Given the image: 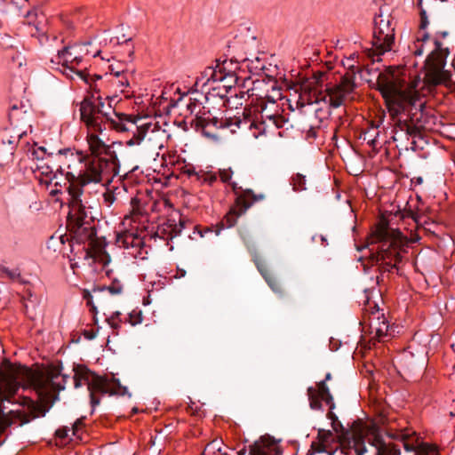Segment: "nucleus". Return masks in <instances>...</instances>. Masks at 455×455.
Here are the masks:
<instances>
[{"instance_id":"a18cd8bd","label":"nucleus","mask_w":455,"mask_h":455,"mask_svg":"<svg viewBox=\"0 0 455 455\" xmlns=\"http://www.w3.org/2000/svg\"><path fill=\"white\" fill-rule=\"evenodd\" d=\"M120 315L121 314L119 312H115L107 319V322L111 326V328L117 330L121 327L122 321L119 319Z\"/></svg>"},{"instance_id":"5701e85b","label":"nucleus","mask_w":455,"mask_h":455,"mask_svg":"<svg viewBox=\"0 0 455 455\" xmlns=\"http://www.w3.org/2000/svg\"><path fill=\"white\" fill-rule=\"evenodd\" d=\"M205 108L206 107H203L204 112L199 111L195 118L191 121V126L195 128L196 131H201L205 137L210 138L214 136L208 130L210 126H213L216 129L222 128L225 125L229 126L228 124L235 120V118H230L224 124L222 120H220L216 116H212L210 111H206Z\"/></svg>"},{"instance_id":"6e6552de","label":"nucleus","mask_w":455,"mask_h":455,"mask_svg":"<svg viewBox=\"0 0 455 455\" xmlns=\"http://www.w3.org/2000/svg\"><path fill=\"white\" fill-rule=\"evenodd\" d=\"M119 162L86 156L82 167L77 172L68 171V199H75V192H80L78 199H84V187L91 183L110 182L119 173Z\"/></svg>"},{"instance_id":"e2e57ef3","label":"nucleus","mask_w":455,"mask_h":455,"mask_svg":"<svg viewBox=\"0 0 455 455\" xmlns=\"http://www.w3.org/2000/svg\"><path fill=\"white\" fill-rule=\"evenodd\" d=\"M407 217H411L416 223L419 221V216L417 213H414L412 211H410L407 214Z\"/></svg>"},{"instance_id":"5fc2aeb1","label":"nucleus","mask_w":455,"mask_h":455,"mask_svg":"<svg viewBox=\"0 0 455 455\" xmlns=\"http://www.w3.org/2000/svg\"><path fill=\"white\" fill-rule=\"evenodd\" d=\"M69 432H72L71 428H69L68 427H63L61 428L57 429L56 435L59 438L63 439V438H66L68 436Z\"/></svg>"},{"instance_id":"603ef678","label":"nucleus","mask_w":455,"mask_h":455,"mask_svg":"<svg viewBox=\"0 0 455 455\" xmlns=\"http://www.w3.org/2000/svg\"><path fill=\"white\" fill-rule=\"evenodd\" d=\"M212 232V230L211 228H202L200 226H195L193 234H197L200 237H204L205 234Z\"/></svg>"},{"instance_id":"c85d7f7f","label":"nucleus","mask_w":455,"mask_h":455,"mask_svg":"<svg viewBox=\"0 0 455 455\" xmlns=\"http://www.w3.org/2000/svg\"><path fill=\"white\" fill-rule=\"evenodd\" d=\"M54 178L52 183L50 186L53 188L50 191V195L55 196L59 194H63L67 192L68 194V189L67 187L70 184V180H68L67 172H53Z\"/></svg>"},{"instance_id":"ea45409f","label":"nucleus","mask_w":455,"mask_h":455,"mask_svg":"<svg viewBox=\"0 0 455 455\" xmlns=\"http://www.w3.org/2000/svg\"><path fill=\"white\" fill-rule=\"evenodd\" d=\"M122 92H124L125 88L130 85L129 82V74L127 70L124 72L120 77H115V80L112 82Z\"/></svg>"},{"instance_id":"4468645a","label":"nucleus","mask_w":455,"mask_h":455,"mask_svg":"<svg viewBox=\"0 0 455 455\" xmlns=\"http://www.w3.org/2000/svg\"><path fill=\"white\" fill-rule=\"evenodd\" d=\"M395 40V27L389 16L384 17L380 12L374 19L372 49L370 56L373 61L380 60V55L391 50Z\"/></svg>"},{"instance_id":"4d7b16f0","label":"nucleus","mask_w":455,"mask_h":455,"mask_svg":"<svg viewBox=\"0 0 455 455\" xmlns=\"http://www.w3.org/2000/svg\"><path fill=\"white\" fill-rule=\"evenodd\" d=\"M28 0H12V4L20 12L25 6Z\"/></svg>"},{"instance_id":"0eeeda50","label":"nucleus","mask_w":455,"mask_h":455,"mask_svg":"<svg viewBox=\"0 0 455 455\" xmlns=\"http://www.w3.org/2000/svg\"><path fill=\"white\" fill-rule=\"evenodd\" d=\"M333 410L329 406L327 418L331 420L340 445L354 448L356 455H401L400 445L391 440L387 441L379 429H374L363 438L360 432L346 428Z\"/></svg>"},{"instance_id":"69168bd1","label":"nucleus","mask_w":455,"mask_h":455,"mask_svg":"<svg viewBox=\"0 0 455 455\" xmlns=\"http://www.w3.org/2000/svg\"><path fill=\"white\" fill-rule=\"evenodd\" d=\"M237 82V76H235V81H231V80H226L224 83V84L222 85L224 88H230L232 86V84L233 83H236Z\"/></svg>"},{"instance_id":"37998d69","label":"nucleus","mask_w":455,"mask_h":455,"mask_svg":"<svg viewBox=\"0 0 455 455\" xmlns=\"http://www.w3.org/2000/svg\"><path fill=\"white\" fill-rule=\"evenodd\" d=\"M108 69L115 77L118 78L120 76L126 71L125 65L123 62L117 61L109 65Z\"/></svg>"},{"instance_id":"f257e3e1","label":"nucleus","mask_w":455,"mask_h":455,"mask_svg":"<svg viewBox=\"0 0 455 455\" xmlns=\"http://www.w3.org/2000/svg\"><path fill=\"white\" fill-rule=\"evenodd\" d=\"M420 78L415 76L409 83H399L392 76H379L378 90L385 100L389 116L394 123V141L400 150L417 151L424 148L423 130H431L436 123V116L427 107L424 96L418 86Z\"/></svg>"},{"instance_id":"2f4dec72","label":"nucleus","mask_w":455,"mask_h":455,"mask_svg":"<svg viewBox=\"0 0 455 455\" xmlns=\"http://www.w3.org/2000/svg\"><path fill=\"white\" fill-rule=\"evenodd\" d=\"M124 285L123 283L117 280L114 279L109 285H102V286H94L93 292L97 295H102L105 298L106 292L110 293L111 295H119L123 292Z\"/></svg>"},{"instance_id":"a19ab883","label":"nucleus","mask_w":455,"mask_h":455,"mask_svg":"<svg viewBox=\"0 0 455 455\" xmlns=\"http://www.w3.org/2000/svg\"><path fill=\"white\" fill-rule=\"evenodd\" d=\"M116 44H122L125 48V52L128 55L129 60H132L133 54H134V47L132 44V38H124V36H123L122 41L117 37L116 38Z\"/></svg>"},{"instance_id":"9b49d317","label":"nucleus","mask_w":455,"mask_h":455,"mask_svg":"<svg viewBox=\"0 0 455 455\" xmlns=\"http://www.w3.org/2000/svg\"><path fill=\"white\" fill-rule=\"evenodd\" d=\"M74 386L76 388L86 385L90 393L91 405L94 409L100 403V398L96 394L124 395L128 390L120 384L119 380L113 379L109 382L108 379L91 371L86 366L77 365L74 368Z\"/></svg>"},{"instance_id":"864d4df0","label":"nucleus","mask_w":455,"mask_h":455,"mask_svg":"<svg viewBox=\"0 0 455 455\" xmlns=\"http://www.w3.org/2000/svg\"><path fill=\"white\" fill-rule=\"evenodd\" d=\"M272 92H274V95H272V96L267 95L266 98H267V101L269 103H271L272 105H275V99H280L281 98V92H280L279 89H276L275 87L272 88Z\"/></svg>"},{"instance_id":"20e7f679","label":"nucleus","mask_w":455,"mask_h":455,"mask_svg":"<svg viewBox=\"0 0 455 455\" xmlns=\"http://www.w3.org/2000/svg\"><path fill=\"white\" fill-rule=\"evenodd\" d=\"M75 199L68 200V229L69 231V250L73 251V244L88 243L84 247L86 253L103 265H107L110 261V256L105 251V246L99 243L96 238L95 218L92 212V207L84 199H78L81 194L76 192Z\"/></svg>"},{"instance_id":"3c124183","label":"nucleus","mask_w":455,"mask_h":455,"mask_svg":"<svg viewBox=\"0 0 455 455\" xmlns=\"http://www.w3.org/2000/svg\"><path fill=\"white\" fill-rule=\"evenodd\" d=\"M320 132V128L311 126L306 133V139L307 140H315L319 136Z\"/></svg>"},{"instance_id":"ddd939ff","label":"nucleus","mask_w":455,"mask_h":455,"mask_svg":"<svg viewBox=\"0 0 455 455\" xmlns=\"http://www.w3.org/2000/svg\"><path fill=\"white\" fill-rule=\"evenodd\" d=\"M92 46L91 41L84 43H75L64 46L62 49L57 51V58L59 62L61 61L63 68H65L63 73L74 79V76L83 80L84 83L88 82L89 74L84 69H77V68L83 65L84 59L87 56L96 57L100 54V50L94 52L90 51L89 47Z\"/></svg>"},{"instance_id":"052dcab7","label":"nucleus","mask_w":455,"mask_h":455,"mask_svg":"<svg viewBox=\"0 0 455 455\" xmlns=\"http://www.w3.org/2000/svg\"><path fill=\"white\" fill-rule=\"evenodd\" d=\"M83 335L86 339L92 340L96 337V331L93 330H84Z\"/></svg>"},{"instance_id":"393cba45","label":"nucleus","mask_w":455,"mask_h":455,"mask_svg":"<svg viewBox=\"0 0 455 455\" xmlns=\"http://www.w3.org/2000/svg\"><path fill=\"white\" fill-rule=\"evenodd\" d=\"M85 157L86 156L82 152L75 151L71 148L60 150L58 154L60 165L57 172H77L82 167Z\"/></svg>"},{"instance_id":"f03ea898","label":"nucleus","mask_w":455,"mask_h":455,"mask_svg":"<svg viewBox=\"0 0 455 455\" xmlns=\"http://www.w3.org/2000/svg\"><path fill=\"white\" fill-rule=\"evenodd\" d=\"M353 60V55L347 60L348 71L342 76L340 82L336 84H327L323 90L318 86H321L319 84L322 83L325 73H315L313 83L301 86V92L295 102L296 108H302L307 105H315L314 108L315 116L320 121L327 119L331 116V108H338L344 105L356 87L355 80L358 69L353 63H349Z\"/></svg>"},{"instance_id":"58836bf2","label":"nucleus","mask_w":455,"mask_h":455,"mask_svg":"<svg viewBox=\"0 0 455 455\" xmlns=\"http://www.w3.org/2000/svg\"><path fill=\"white\" fill-rule=\"evenodd\" d=\"M202 101L197 98H188L186 103L187 110L190 115L197 114L199 111L204 112L203 107H201Z\"/></svg>"},{"instance_id":"9d476101","label":"nucleus","mask_w":455,"mask_h":455,"mask_svg":"<svg viewBox=\"0 0 455 455\" xmlns=\"http://www.w3.org/2000/svg\"><path fill=\"white\" fill-rule=\"evenodd\" d=\"M120 132L131 135L125 141L126 146H140L150 157L159 156V150L164 148L167 137L165 130L156 124L132 115H128Z\"/></svg>"},{"instance_id":"8fccbe9b","label":"nucleus","mask_w":455,"mask_h":455,"mask_svg":"<svg viewBox=\"0 0 455 455\" xmlns=\"http://www.w3.org/2000/svg\"><path fill=\"white\" fill-rule=\"evenodd\" d=\"M183 173L187 174L188 177H196L197 180H200L201 172H196L193 165H186Z\"/></svg>"},{"instance_id":"49530a36","label":"nucleus","mask_w":455,"mask_h":455,"mask_svg":"<svg viewBox=\"0 0 455 455\" xmlns=\"http://www.w3.org/2000/svg\"><path fill=\"white\" fill-rule=\"evenodd\" d=\"M142 314L141 311L133 310L129 314L128 321L129 323L134 326L142 322Z\"/></svg>"},{"instance_id":"aec40b11","label":"nucleus","mask_w":455,"mask_h":455,"mask_svg":"<svg viewBox=\"0 0 455 455\" xmlns=\"http://www.w3.org/2000/svg\"><path fill=\"white\" fill-rule=\"evenodd\" d=\"M387 435L393 440H400L406 451H414V455H438L437 450L426 443L419 441L416 432H408L406 430L389 433Z\"/></svg>"},{"instance_id":"6ab92c4d","label":"nucleus","mask_w":455,"mask_h":455,"mask_svg":"<svg viewBox=\"0 0 455 455\" xmlns=\"http://www.w3.org/2000/svg\"><path fill=\"white\" fill-rule=\"evenodd\" d=\"M265 198L263 194L256 195L252 190H243L235 199V207L231 208L222 220V225L232 228L235 225L237 218L243 214L254 203Z\"/></svg>"},{"instance_id":"39448f33","label":"nucleus","mask_w":455,"mask_h":455,"mask_svg":"<svg viewBox=\"0 0 455 455\" xmlns=\"http://www.w3.org/2000/svg\"><path fill=\"white\" fill-rule=\"evenodd\" d=\"M370 261L378 267L381 277L385 274L398 271V264L407 252V239L402 232L393 229L387 224L380 223L369 237Z\"/></svg>"},{"instance_id":"473e14b6","label":"nucleus","mask_w":455,"mask_h":455,"mask_svg":"<svg viewBox=\"0 0 455 455\" xmlns=\"http://www.w3.org/2000/svg\"><path fill=\"white\" fill-rule=\"evenodd\" d=\"M213 72L214 68L212 67H207L206 68H204V70L201 73V76H198L196 80V91L201 90L202 92H204L206 89V87H209L212 78Z\"/></svg>"},{"instance_id":"338daca9","label":"nucleus","mask_w":455,"mask_h":455,"mask_svg":"<svg viewBox=\"0 0 455 455\" xmlns=\"http://www.w3.org/2000/svg\"><path fill=\"white\" fill-rule=\"evenodd\" d=\"M104 198H105V201L109 202L110 204H112L115 200L114 195H112L110 193L105 194Z\"/></svg>"},{"instance_id":"09e8293b","label":"nucleus","mask_w":455,"mask_h":455,"mask_svg":"<svg viewBox=\"0 0 455 455\" xmlns=\"http://www.w3.org/2000/svg\"><path fill=\"white\" fill-rule=\"evenodd\" d=\"M220 179L223 183H228L231 180L233 171L231 168L228 169H221L219 172Z\"/></svg>"},{"instance_id":"c756f323","label":"nucleus","mask_w":455,"mask_h":455,"mask_svg":"<svg viewBox=\"0 0 455 455\" xmlns=\"http://www.w3.org/2000/svg\"><path fill=\"white\" fill-rule=\"evenodd\" d=\"M69 237L67 234H53L47 242V248L60 253L66 252V243L69 247Z\"/></svg>"},{"instance_id":"79ce46f5","label":"nucleus","mask_w":455,"mask_h":455,"mask_svg":"<svg viewBox=\"0 0 455 455\" xmlns=\"http://www.w3.org/2000/svg\"><path fill=\"white\" fill-rule=\"evenodd\" d=\"M267 447L259 442H255L249 447V455H269Z\"/></svg>"},{"instance_id":"de8ad7c7","label":"nucleus","mask_w":455,"mask_h":455,"mask_svg":"<svg viewBox=\"0 0 455 455\" xmlns=\"http://www.w3.org/2000/svg\"><path fill=\"white\" fill-rule=\"evenodd\" d=\"M199 181H201V183H205L210 186H212L217 181V176H216V174H213V173H209V172L202 173L201 172Z\"/></svg>"},{"instance_id":"0e129e2a","label":"nucleus","mask_w":455,"mask_h":455,"mask_svg":"<svg viewBox=\"0 0 455 455\" xmlns=\"http://www.w3.org/2000/svg\"><path fill=\"white\" fill-rule=\"evenodd\" d=\"M102 76H100V75H93L92 76L89 75V77H88V82L89 83H86L87 84H90L92 86V81H96V80H100L101 79Z\"/></svg>"},{"instance_id":"423d86ee","label":"nucleus","mask_w":455,"mask_h":455,"mask_svg":"<svg viewBox=\"0 0 455 455\" xmlns=\"http://www.w3.org/2000/svg\"><path fill=\"white\" fill-rule=\"evenodd\" d=\"M68 376L50 364L35 363L30 366V390L36 394V399L30 397V421L44 417L59 399V392L65 389Z\"/></svg>"},{"instance_id":"412c9836","label":"nucleus","mask_w":455,"mask_h":455,"mask_svg":"<svg viewBox=\"0 0 455 455\" xmlns=\"http://www.w3.org/2000/svg\"><path fill=\"white\" fill-rule=\"evenodd\" d=\"M330 379H331V374L328 372L325 375L324 379L318 382L317 388L313 387H309L307 388L309 406L312 410L323 411L322 401L325 402V403L330 406L331 409L335 408L333 396L331 394L328 386L326 385V381Z\"/></svg>"},{"instance_id":"c9c22d12","label":"nucleus","mask_w":455,"mask_h":455,"mask_svg":"<svg viewBox=\"0 0 455 455\" xmlns=\"http://www.w3.org/2000/svg\"><path fill=\"white\" fill-rule=\"evenodd\" d=\"M226 80H235V74L232 72L225 73L220 67L214 68L211 83L225 82Z\"/></svg>"},{"instance_id":"f3484780","label":"nucleus","mask_w":455,"mask_h":455,"mask_svg":"<svg viewBox=\"0 0 455 455\" xmlns=\"http://www.w3.org/2000/svg\"><path fill=\"white\" fill-rule=\"evenodd\" d=\"M366 311L370 313L363 316V322L368 325L369 332L372 335V339L379 342H385L395 337L397 332L395 329L398 326L391 325L385 316L384 313L379 310L377 304L371 305L368 301V308Z\"/></svg>"},{"instance_id":"f8f14e48","label":"nucleus","mask_w":455,"mask_h":455,"mask_svg":"<svg viewBox=\"0 0 455 455\" xmlns=\"http://www.w3.org/2000/svg\"><path fill=\"white\" fill-rule=\"evenodd\" d=\"M448 36V31H437L433 36L435 48L428 54L424 66L426 70L424 84H426L439 85L444 84L450 78L449 72L444 69L450 51L443 42Z\"/></svg>"},{"instance_id":"7c9ffc66","label":"nucleus","mask_w":455,"mask_h":455,"mask_svg":"<svg viewBox=\"0 0 455 455\" xmlns=\"http://www.w3.org/2000/svg\"><path fill=\"white\" fill-rule=\"evenodd\" d=\"M399 364L401 370L404 373H411L416 371L418 368L422 367V363H419L418 359L414 358V355L411 352L404 351L399 359Z\"/></svg>"},{"instance_id":"72a5a7b5","label":"nucleus","mask_w":455,"mask_h":455,"mask_svg":"<svg viewBox=\"0 0 455 455\" xmlns=\"http://www.w3.org/2000/svg\"><path fill=\"white\" fill-rule=\"evenodd\" d=\"M228 92V90L224 88L223 86H212L206 88V91L204 90L203 93H204V100L206 103H209L210 100L214 97H219L221 101H223V99L226 97V94Z\"/></svg>"},{"instance_id":"1a4fd4ad","label":"nucleus","mask_w":455,"mask_h":455,"mask_svg":"<svg viewBox=\"0 0 455 455\" xmlns=\"http://www.w3.org/2000/svg\"><path fill=\"white\" fill-rule=\"evenodd\" d=\"M79 110L81 121L94 132L107 129L120 132L128 116L127 114L117 113L101 96L93 94L83 100Z\"/></svg>"},{"instance_id":"bf43d9fd","label":"nucleus","mask_w":455,"mask_h":455,"mask_svg":"<svg viewBox=\"0 0 455 455\" xmlns=\"http://www.w3.org/2000/svg\"><path fill=\"white\" fill-rule=\"evenodd\" d=\"M316 238L320 239L322 246L325 247V246H327L329 244L328 241H327V236L326 235H315L312 236V241L315 242Z\"/></svg>"},{"instance_id":"7ed1b4c3","label":"nucleus","mask_w":455,"mask_h":455,"mask_svg":"<svg viewBox=\"0 0 455 455\" xmlns=\"http://www.w3.org/2000/svg\"><path fill=\"white\" fill-rule=\"evenodd\" d=\"M28 367L19 362L5 361L0 370V430L4 431L14 425L28 423L26 413L28 398L22 403L14 402L20 389L28 388Z\"/></svg>"},{"instance_id":"cd10ccee","label":"nucleus","mask_w":455,"mask_h":455,"mask_svg":"<svg viewBox=\"0 0 455 455\" xmlns=\"http://www.w3.org/2000/svg\"><path fill=\"white\" fill-rule=\"evenodd\" d=\"M381 124V120H379L378 123H368L367 127L363 129L359 137L363 141H366V143L372 148L375 153L379 151L383 144V141L379 140V127Z\"/></svg>"},{"instance_id":"c03bdc74","label":"nucleus","mask_w":455,"mask_h":455,"mask_svg":"<svg viewBox=\"0 0 455 455\" xmlns=\"http://www.w3.org/2000/svg\"><path fill=\"white\" fill-rule=\"evenodd\" d=\"M1 271L8 275V277L12 280H19L20 282L23 283H27L26 281L21 279L20 277V272L18 268L16 269H9L6 267H1Z\"/></svg>"},{"instance_id":"13d9d810","label":"nucleus","mask_w":455,"mask_h":455,"mask_svg":"<svg viewBox=\"0 0 455 455\" xmlns=\"http://www.w3.org/2000/svg\"><path fill=\"white\" fill-rule=\"evenodd\" d=\"M428 24L427 16L426 11L422 10L420 12V25L419 28L421 29H425Z\"/></svg>"},{"instance_id":"680f3d73","label":"nucleus","mask_w":455,"mask_h":455,"mask_svg":"<svg viewBox=\"0 0 455 455\" xmlns=\"http://www.w3.org/2000/svg\"><path fill=\"white\" fill-rule=\"evenodd\" d=\"M213 449V450H217L219 452L221 451V449H220V443L217 440H214L212 441L211 443H209L207 446H206V449Z\"/></svg>"},{"instance_id":"4c0bfd02","label":"nucleus","mask_w":455,"mask_h":455,"mask_svg":"<svg viewBox=\"0 0 455 455\" xmlns=\"http://www.w3.org/2000/svg\"><path fill=\"white\" fill-rule=\"evenodd\" d=\"M306 182V177L300 173H296L291 178V185L293 187V190L297 192H300L307 189Z\"/></svg>"},{"instance_id":"bb28decb","label":"nucleus","mask_w":455,"mask_h":455,"mask_svg":"<svg viewBox=\"0 0 455 455\" xmlns=\"http://www.w3.org/2000/svg\"><path fill=\"white\" fill-rule=\"evenodd\" d=\"M87 142L92 154L88 156V157H98L108 161L119 162L117 155L112 147L106 145L97 134H89L87 136Z\"/></svg>"},{"instance_id":"dca6fc26","label":"nucleus","mask_w":455,"mask_h":455,"mask_svg":"<svg viewBox=\"0 0 455 455\" xmlns=\"http://www.w3.org/2000/svg\"><path fill=\"white\" fill-rule=\"evenodd\" d=\"M51 156L44 147H37L34 142L30 148V171L38 185L48 189L54 177L53 170L50 166Z\"/></svg>"},{"instance_id":"2eb2a0df","label":"nucleus","mask_w":455,"mask_h":455,"mask_svg":"<svg viewBox=\"0 0 455 455\" xmlns=\"http://www.w3.org/2000/svg\"><path fill=\"white\" fill-rule=\"evenodd\" d=\"M30 44L41 51L52 52L58 38L48 36V23L46 15L40 8L30 10Z\"/></svg>"},{"instance_id":"b1692460","label":"nucleus","mask_w":455,"mask_h":455,"mask_svg":"<svg viewBox=\"0 0 455 455\" xmlns=\"http://www.w3.org/2000/svg\"><path fill=\"white\" fill-rule=\"evenodd\" d=\"M346 445H340L339 438L335 439L334 435L331 430L319 429L317 433V440L312 442L311 450L315 453H327L328 455H334L339 448H343Z\"/></svg>"},{"instance_id":"6e6d98bb","label":"nucleus","mask_w":455,"mask_h":455,"mask_svg":"<svg viewBox=\"0 0 455 455\" xmlns=\"http://www.w3.org/2000/svg\"><path fill=\"white\" fill-rule=\"evenodd\" d=\"M82 426H83V419H76L72 424V427H71L72 435H76L77 434L78 430L82 427Z\"/></svg>"},{"instance_id":"774afa93","label":"nucleus","mask_w":455,"mask_h":455,"mask_svg":"<svg viewBox=\"0 0 455 455\" xmlns=\"http://www.w3.org/2000/svg\"><path fill=\"white\" fill-rule=\"evenodd\" d=\"M20 59V54H17L16 56L12 57L13 62H18L19 67H21L22 61Z\"/></svg>"},{"instance_id":"a878e982","label":"nucleus","mask_w":455,"mask_h":455,"mask_svg":"<svg viewBox=\"0 0 455 455\" xmlns=\"http://www.w3.org/2000/svg\"><path fill=\"white\" fill-rule=\"evenodd\" d=\"M188 224H190V221L181 216L179 217V220L170 218L157 227L156 235L164 241L172 240L181 234Z\"/></svg>"},{"instance_id":"f704fd0d","label":"nucleus","mask_w":455,"mask_h":455,"mask_svg":"<svg viewBox=\"0 0 455 455\" xmlns=\"http://www.w3.org/2000/svg\"><path fill=\"white\" fill-rule=\"evenodd\" d=\"M83 299L86 300V304L88 307H90V309L92 312L96 313V306L93 303V299H95L99 303H102L104 301V298L102 295H95L93 292V289L92 291H89L87 289H84L83 291Z\"/></svg>"},{"instance_id":"4be33fe9","label":"nucleus","mask_w":455,"mask_h":455,"mask_svg":"<svg viewBox=\"0 0 455 455\" xmlns=\"http://www.w3.org/2000/svg\"><path fill=\"white\" fill-rule=\"evenodd\" d=\"M116 244L127 251V254L134 259H144L145 242L143 237L132 231H124L116 236Z\"/></svg>"},{"instance_id":"a211bd4d","label":"nucleus","mask_w":455,"mask_h":455,"mask_svg":"<svg viewBox=\"0 0 455 455\" xmlns=\"http://www.w3.org/2000/svg\"><path fill=\"white\" fill-rule=\"evenodd\" d=\"M261 107V114L260 118L261 121L251 119L250 114H246V108L243 110V116H235L234 122H231L228 125H235L237 128H245L249 129L255 128L261 132H265V130L269 126V124H273L275 127H281L279 121L281 120V116L277 113H270L267 111V106Z\"/></svg>"},{"instance_id":"e433bc0d","label":"nucleus","mask_w":455,"mask_h":455,"mask_svg":"<svg viewBox=\"0 0 455 455\" xmlns=\"http://www.w3.org/2000/svg\"><path fill=\"white\" fill-rule=\"evenodd\" d=\"M430 38L427 33L423 34L422 37L418 38L417 41L413 43V47L411 48V52L414 56H421L424 52V48L426 42Z\"/></svg>"}]
</instances>
